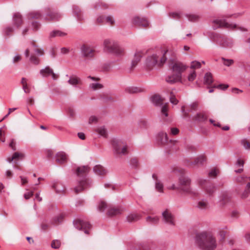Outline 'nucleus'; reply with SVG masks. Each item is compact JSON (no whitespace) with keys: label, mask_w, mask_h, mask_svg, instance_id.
I'll use <instances>...</instances> for the list:
<instances>
[{"label":"nucleus","mask_w":250,"mask_h":250,"mask_svg":"<svg viewBox=\"0 0 250 250\" xmlns=\"http://www.w3.org/2000/svg\"><path fill=\"white\" fill-rule=\"evenodd\" d=\"M196 77V74L194 70L192 71L188 76V80L190 82L194 81Z\"/></svg>","instance_id":"nucleus-59"},{"label":"nucleus","mask_w":250,"mask_h":250,"mask_svg":"<svg viewBox=\"0 0 250 250\" xmlns=\"http://www.w3.org/2000/svg\"><path fill=\"white\" fill-rule=\"evenodd\" d=\"M9 146L13 151H15L17 149L15 139H12L11 140V141L9 144Z\"/></svg>","instance_id":"nucleus-62"},{"label":"nucleus","mask_w":250,"mask_h":250,"mask_svg":"<svg viewBox=\"0 0 250 250\" xmlns=\"http://www.w3.org/2000/svg\"><path fill=\"white\" fill-rule=\"evenodd\" d=\"M250 193V190H249V189H245L241 194V198L243 199L246 198L247 197H248Z\"/></svg>","instance_id":"nucleus-64"},{"label":"nucleus","mask_w":250,"mask_h":250,"mask_svg":"<svg viewBox=\"0 0 250 250\" xmlns=\"http://www.w3.org/2000/svg\"><path fill=\"white\" fill-rule=\"evenodd\" d=\"M212 40L218 45L225 48H232L235 44L234 41L232 38L221 36L218 34L213 35Z\"/></svg>","instance_id":"nucleus-6"},{"label":"nucleus","mask_w":250,"mask_h":250,"mask_svg":"<svg viewBox=\"0 0 250 250\" xmlns=\"http://www.w3.org/2000/svg\"><path fill=\"white\" fill-rule=\"evenodd\" d=\"M167 188L172 190H179L183 193L195 197L199 195V192L191 187V179L187 176H180L178 179V185L173 184L171 186L167 187Z\"/></svg>","instance_id":"nucleus-3"},{"label":"nucleus","mask_w":250,"mask_h":250,"mask_svg":"<svg viewBox=\"0 0 250 250\" xmlns=\"http://www.w3.org/2000/svg\"><path fill=\"white\" fill-rule=\"evenodd\" d=\"M30 50H33L37 55L42 56L43 54V50L41 48H38L34 44H32V46L30 48ZM30 49L27 48L25 51V55L26 57H28L29 55Z\"/></svg>","instance_id":"nucleus-20"},{"label":"nucleus","mask_w":250,"mask_h":250,"mask_svg":"<svg viewBox=\"0 0 250 250\" xmlns=\"http://www.w3.org/2000/svg\"><path fill=\"white\" fill-rule=\"evenodd\" d=\"M209 207L208 201L205 199H202L199 200L197 203V208L200 209L206 210Z\"/></svg>","instance_id":"nucleus-31"},{"label":"nucleus","mask_w":250,"mask_h":250,"mask_svg":"<svg viewBox=\"0 0 250 250\" xmlns=\"http://www.w3.org/2000/svg\"><path fill=\"white\" fill-rule=\"evenodd\" d=\"M209 182H208L207 180L203 178H199L197 180V183L200 187L203 189V187L205 186V185Z\"/></svg>","instance_id":"nucleus-50"},{"label":"nucleus","mask_w":250,"mask_h":250,"mask_svg":"<svg viewBox=\"0 0 250 250\" xmlns=\"http://www.w3.org/2000/svg\"><path fill=\"white\" fill-rule=\"evenodd\" d=\"M146 221L150 224L155 225L158 223L159 218L157 216H148L146 218Z\"/></svg>","instance_id":"nucleus-41"},{"label":"nucleus","mask_w":250,"mask_h":250,"mask_svg":"<svg viewBox=\"0 0 250 250\" xmlns=\"http://www.w3.org/2000/svg\"><path fill=\"white\" fill-rule=\"evenodd\" d=\"M143 55V53L142 51H137L134 56V58L131 62V67L134 68L135 67L138 62L141 61Z\"/></svg>","instance_id":"nucleus-25"},{"label":"nucleus","mask_w":250,"mask_h":250,"mask_svg":"<svg viewBox=\"0 0 250 250\" xmlns=\"http://www.w3.org/2000/svg\"><path fill=\"white\" fill-rule=\"evenodd\" d=\"M198 103L197 102H194L191 104L188 107L187 109L186 110V106L183 105L181 107V112L183 113V118H190L189 115V112H192L194 111H196L198 109Z\"/></svg>","instance_id":"nucleus-13"},{"label":"nucleus","mask_w":250,"mask_h":250,"mask_svg":"<svg viewBox=\"0 0 250 250\" xmlns=\"http://www.w3.org/2000/svg\"><path fill=\"white\" fill-rule=\"evenodd\" d=\"M168 50L164 47H160L153 51L148 55L145 61L146 69L151 70L155 67L163 65L167 60L166 54Z\"/></svg>","instance_id":"nucleus-1"},{"label":"nucleus","mask_w":250,"mask_h":250,"mask_svg":"<svg viewBox=\"0 0 250 250\" xmlns=\"http://www.w3.org/2000/svg\"><path fill=\"white\" fill-rule=\"evenodd\" d=\"M219 173V170L216 168H213L209 172V176L210 177H215Z\"/></svg>","instance_id":"nucleus-56"},{"label":"nucleus","mask_w":250,"mask_h":250,"mask_svg":"<svg viewBox=\"0 0 250 250\" xmlns=\"http://www.w3.org/2000/svg\"><path fill=\"white\" fill-rule=\"evenodd\" d=\"M169 101L170 102L174 105L177 104L179 102L178 100L175 98V96L172 92H171L170 93Z\"/></svg>","instance_id":"nucleus-48"},{"label":"nucleus","mask_w":250,"mask_h":250,"mask_svg":"<svg viewBox=\"0 0 250 250\" xmlns=\"http://www.w3.org/2000/svg\"><path fill=\"white\" fill-rule=\"evenodd\" d=\"M20 178L21 179V186H23L25 184L28 183V179L27 177L23 176H20Z\"/></svg>","instance_id":"nucleus-60"},{"label":"nucleus","mask_w":250,"mask_h":250,"mask_svg":"<svg viewBox=\"0 0 250 250\" xmlns=\"http://www.w3.org/2000/svg\"><path fill=\"white\" fill-rule=\"evenodd\" d=\"M221 60L223 61L224 65L227 66H230L234 63V61L232 59H228L222 57Z\"/></svg>","instance_id":"nucleus-47"},{"label":"nucleus","mask_w":250,"mask_h":250,"mask_svg":"<svg viewBox=\"0 0 250 250\" xmlns=\"http://www.w3.org/2000/svg\"><path fill=\"white\" fill-rule=\"evenodd\" d=\"M213 82L212 75L210 73L208 72L204 76V83L207 85L211 84Z\"/></svg>","instance_id":"nucleus-40"},{"label":"nucleus","mask_w":250,"mask_h":250,"mask_svg":"<svg viewBox=\"0 0 250 250\" xmlns=\"http://www.w3.org/2000/svg\"><path fill=\"white\" fill-rule=\"evenodd\" d=\"M53 188L56 190L58 193H62L64 192L65 189L63 186L59 182L54 183L53 185Z\"/></svg>","instance_id":"nucleus-35"},{"label":"nucleus","mask_w":250,"mask_h":250,"mask_svg":"<svg viewBox=\"0 0 250 250\" xmlns=\"http://www.w3.org/2000/svg\"><path fill=\"white\" fill-rule=\"evenodd\" d=\"M188 21H195L199 19V16L194 14H188L186 15Z\"/></svg>","instance_id":"nucleus-52"},{"label":"nucleus","mask_w":250,"mask_h":250,"mask_svg":"<svg viewBox=\"0 0 250 250\" xmlns=\"http://www.w3.org/2000/svg\"><path fill=\"white\" fill-rule=\"evenodd\" d=\"M141 216L137 213H130L126 217L127 221L128 222H133L139 220Z\"/></svg>","instance_id":"nucleus-37"},{"label":"nucleus","mask_w":250,"mask_h":250,"mask_svg":"<svg viewBox=\"0 0 250 250\" xmlns=\"http://www.w3.org/2000/svg\"><path fill=\"white\" fill-rule=\"evenodd\" d=\"M235 180L238 183H244L247 181H250V177L245 175L238 176L235 178Z\"/></svg>","instance_id":"nucleus-43"},{"label":"nucleus","mask_w":250,"mask_h":250,"mask_svg":"<svg viewBox=\"0 0 250 250\" xmlns=\"http://www.w3.org/2000/svg\"><path fill=\"white\" fill-rule=\"evenodd\" d=\"M82 55L86 58H92L94 55L95 50L90 46L83 45L81 47Z\"/></svg>","instance_id":"nucleus-17"},{"label":"nucleus","mask_w":250,"mask_h":250,"mask_svg":"<svg viewBox=\"0 0 250 250\" xmlns=\"http://www.w3.org/2000/svg\"><path fill=\"white\" fill-rule=\"evenodd\" d=\"M74 225L78 229L83 230L85 234L89 233L91 226L88 222L82 220H76L74 221Z\"/></svg>","instance_id":"nucleus-12"},{"label":"nucleus","mask_w":250,"mask_h":250,"mask_svg":"<svg viewBox=\"0 0 250 250\" xmlns=\"http://www.w3.org/2000/svg\"><path fill=\"white\" fill-rule=\"evenodd\" d=\"M241 144L246 150H250V142L246 139H243L241 141Z\"/></svg>","instance_id":"nucleus-46"},{"label":"nucleus","mask_w":250,"mask_h":250,"mask_svg":"<svg viewBox=\"0 0 250 250\" xmlns=\"http://www.w3.org/2000/svg\"><path fill=\"white\" fill-rule=\"evenodd\" d=\"M171 68L174 74L168 75L166 77L167 82L173 84L181 82L182 73L186 70L187 66L180 62H176L171 64Z\"/></svg>","instance_id":"nucleus-4"},{"label":"nucleus","mask_w":250,"mask_h":250,"mask_svg":"<svg viewBox=\"0 0 250 250\" xmlns=\"http://www.w3.org/2000/svg\"><path fill=\"white\" fill-rule=\"evenodd\" d=\"M68 83L75 87H77V85L81 84L82 81L80 78L76 76L73 75L69 77Z\"/></svg>","instance_id":"nucleus-29"},{"label":"nucleus","mask_w":250,"mask_h":250,"mask_svg":"<svg viewBox=\"0 0 250 250\" xmlns=\"http://www.w3.org/2000/svg\"><path fill=\"white\" fill-rule=\"evenodd\" d=\"M151 102L153 104L156 106L162 105L161 109V115L164 117H167L168 116V105L166 103L163 104V100L159 95H154L151 97Z\"/></svg>","instance_id":"nucleus-9"},{"label":"nucleus","mask_w":250,"mask_h":250,"mask_svg":"<svg viewBox=\"0 0 250 250\" xmlns=\"http://www.w3.org/2000/svg\"><path fill=\"white\" fill-rule=\"evenodd\" d=\"M104 49L117 57L124 56L125 48L120 46L118 42L109 39H106L104 42Z\"/></svg>","instance_id":"nucleus-5"},{"label":"nucleus","mask_w":250,"mask_h":250,"mask_svg":"<svg viewBox=\"0 0 250 250\" xmlns=\"http://www.w3.org/2000/svg\"><path fill=\"white\" fill-rule=\"evenodd\" d=\"M24 156L25 155L23 153L16 152L13 153L11 157H9L7 159V161L8 163H11L13 160L22 159Z\"/></svg>","instance_id":"nucleus-30"},{"label":"nucleus","mask_w":250,"mask_h":250,"mask_svg":"<svg viewBox=\"0 0 250 250\" xmlns=\"http://www.w3.org/2000/svg\"><path fill=\"white\" fill-rule=\"evenodd\" d=\"M162 220L168 225L175 226V218L171 211L167 209L162 213Z\"/></svg>","instance_id":"nucleus-10"},{"label":"nucleus","mask_w":250,"mask_h":250,"mask_svg":"<svg viewBox=\"0 0 250 250\" xmlns=\"http://www.w3.org/2000/svg\"><path fill=\"white\" fill-rule=\"evenodd\" d=\"M95 132L99 135L103 137H106L107 136V130L104 126H98L95 129Z\"/></svg>","instance_id":"nucleus-34"},{"label":"nucleus","mask_w":250,"mask_h":250,"mask_svg":"<svg viewBox=\"0 0 250 250\" xmlns=\"http://www.w3.org/2000/svg\"><path fill=\"white\" fill-rule=\"evenodd\" d=\"M109 207H108V208ZM107 208L106 203L104 201H100L98 205V209L100 211H104L105 209Z\"/></svg>","instance_id":"nucleus-49"},{"label":"nucleus","mask_w":250,"mask_h":250,"mask_svg":"<svg viewBox=\"0 0 250 250\" xmlns=\"http://www.w3.org/2000/svg\"><path fill=\"white\" fill-rule=\"evenodd\" d=\"M157 141L160 144H165L168 141L167 134L163 131L159 132L157 135Z\"/></svg>","instance_id":"nucleus-23"},{"label":"nucleus","mask_w":250,"mask_h":250,"mask_svg":"<svg viewBox=\"0 0 250 250\" xmlns=\"http://www.w3.org/2000/svg\"><path fill=\"white\" fill-rule=\"evenodd\" d=\"M213 28L216 29L219 27H224L230 30L239 29L241 31H246L247 29L244 27H238L235 23L228 22L225 20L216 19L213 21Z\"/></svg>","instance_id":"nucleus-7"},{"label":"nucleus","mask_w":250,"mask_h":250,"mask_svg":"<svg viewBox=\"0 0 250 250\" xmlns=\"http://www.w3.org/2000/svg\"><path fill=\"white\" fill-rule=\"evenodd\" d=\"M41 16V14L39 12H33L30 13L28 15L29 19H38Z\"/></svg>","instance_id":"nucleus-51"},{"label":"nucleus","mask_w":250,"mask_h":250,"mask_svg":"<svg viewBox=\"0 0 250 250\" xmlns=\"http://www.w3.org/2000/svg\"><path fill=\"white\" fill-rule=\"evenodd\" d=\"M131 22L133 24L145 28L149 27V23L145 19L141 18L139 17H134L131 20Z\"/></svg>","instance_id":"nucleus-14"},{"label":"nucleus","mask_w":250,"mask_h":250,"mask_svg":"<svg viewBox=\"0 0 250 250\" xmlns=\"http://www.w3.org/2000/svg\"><path fill=\"white\" fill-rule=\"evenodd\" d=\"M67 159V155L63 151L58 152L56 155V161L60 164L63 163Z\"/></svg>","instance_id":"nucleus-27"},{"label":"nucleus","mask_w":250,"mask_h":250,"mask_svg":"<svg viewBox=\"0 0 250 250\" xmlns=\"http://www.w3.org/2000/svg\"><path fill=\"white\" fill-rule=\"evenodd\" d=\"M206 157L204 155H200L196 158L193 164L202 165L206 161Z\"/></svg>","instance_id":"nucleus-45"},{"label":"nucleus","mask_w":250,"mask_h":250,"mask_svg":"<svg viewBox=\"0 0 250 250\" xmlns=\"http://www.w3.org/2000/svg\"><path fill=\"white\" fill-rule=\"evenodd\" d=\"M201 66V63L198 61H193L191 63L190 68L192 69L200 68Z\"/></svg>","instance_id":"nucleus-53"},{"label":"nucleus","mask_w":250,"mask_h":250,"mask_svg":"<svg viewBox=\"0 0 250 250\" xmlns=\"http://www.w3.org/2000/svg\"><path fill=\"white\" fill-rule=\"evenodd\" d=\"M62 220V215H59L57 216L54 217L53 220V224L54 225H57L59 223H61Z\"/></svg>","instance_id":"nucleus-55"},{"label":"nucleus","mask_w":250,"mask_h":250,"mask_svg":"<svg viewBox=\"0 0 250 250\" xmlns=\"http://www.w3.org/2000/svg\"><path fill=\"white\" fill-rule=\"evenodd\" d=\"M191 119L196 122H204L207 120V116L204 112H199L193 115Z\"/></svg>","instance_id":"nucleus-18"},{"label":"nucleus","mask_w":250,"mask_h":250,"mask_svg":"<svg viewBox=\"0 0 250 250\" xmlns=\"http://www.w3.org/2000/svg\"><path fill=\"white\" fill-rule=\"evenodd\" d=\"M103 85L99 83L95 82L89 84V88L93 90H96L102 88Z\"/></svg>","instance_id":"nucleus-42"},{"label":"nucleus","mask_w":250,"mask_h":250,"mask_svg":"<svg viewBox=\"0 0 250 250\" xmlns=\"http://www.w3.org/2000/svg\"><path fill=\"white\" fill-rule=\"evenodd\" d=\"M14 24L17 28H18L22 23L21 15L19 13H16L13 15Z\"/></svg>","instance_id":"nucleus-33"},{"label":"nucleus","mask_w":250,"mask_h":250,"mask_svg":"<svg viewBox=\"0 0 250 250\" xmlns=\"http://www.w3.org/2000/svg\"><path fill=\"white\" fill-rule=\"evenodd\" d=\"M203 190L208 196H211L215 191L216 187L213 184L209 183L203 187Z\"/></svg>","instance_id":"nucleus-21"},{"label":"nucleus","mask_w":250,"mask_h":250,"mask_svg":"<svg viewBox=\"0 0 250 250\" xmlns=\"http://www.w3.org/2000/svg\"><path fill=\"white\" fill-rule=\"evenodd\" d=\"M73 16L77 21H81L84 20V16L83 12L77 5H74L72 7Z\"/></svg>","instance_id":"nucleus-16"},{"label":"nucleus","mask_w":250,"mask_h":250,"mask_svg":"<svg viewBox=\"0 0 250 250\" xmlns=\"http://www.w3.org/2000/svg\"><path fill=\"white\" fill-rule=\"evenodd\" d=\"M61 246V242L58 240H54L51 243V247L53 249H59Z\"/></svg>","instance_id":"nucleus-54"},{"label":"nucleus","mask_w":250,"mask_h":250,"mask_svg":"<svg viewBox=\"0 0 250 250\" xmlns=\"http://www.w3.org/2000/svg\"><path fill=\"white\" fill-rule=\"evenodd\" d=\"M112 146L114 152L118 155H124L128 153L127 144L122 140L114 139L112 141Z\"/></svg>","instance_id":"nucleus-8"},{"label":"nucleus","mask_w":250,"mask_h":250,"mask_svg":"<svg viewBox=\"0 0 250 250\" xmlns=\"http://www.w3.org/2000/svg\"><path fill=\"white\" fill-rule=\"evenodd\" d=\"M152 178L155 181V185L156 190L160 193H163L164 185L162 182L158 179L157 176L155 174L152 175Z\"/></svg>","instance_id":"nucleus-24"},{"label":"nucleus","mask_w":250,"mask_h":250,"mask_svg":"<svg viewBox=\"0 0 250 250\" xmlns=\"http://www.w3.org/2000/svg\"><path fill=\"white\" fill-rule=\"evenodd\" d=\"M30 61L35 64H38L40 62V60L37 57L31 56L30 58Z\"/></svg>","instance_id":"nucleus-61"},{"label":"nucleus","mask_w":250,"mask_h":250,"mask_svg":"<svg viewBox=\"0 0 250 250\" xmlns=\"http://www.w3.org/2000/svg\"><path fill=\"white\" fill-rule=\"evenodd\" d=\"M40 73L43 77L51 76L52 78L54 80H57L58 77V75L54 73L53 69L48 66H46L44 68L42 69Z\"/></svg>","instance_id":"nucleus-15"},{"label":"nucleus","mask_w":250,"mask_h":250,"mask_svg":"<svg viewBox=\"0 0 250 250\" xmlns=\"http://www.w3.org/2000/svg\"><path fill=\"white\" fill-rule=\"evenodd\" d=\"M93 171L95 174L99 176H104L106 173V169L100 165H97L93 168Z\"/></svg>","instance_id":"nucleus-32"},{"label":"nucleus","mask_w":250,"mask_h":250,"mask_svg":"<svg viewBox=\"0 0 250 250\" xmlns=\"http://www.w3.org/2000/svg\"><path fill=\"white\" fill-rule=\"evenodd\" d=\"M91 182L86 178H83L82 180L79 181L78 184L74 188V191L76 193L79 192L86 189L91 186Z\"/></svg>","instance_id":"nucleus-11"},{"label":"nucleus","mask_w":250,"mask_h":250,"mask_svg":"<svg viewBox=\"0 0 250 250\" xmlns=\"http://www.w3.org/2000/svg\"><path fill=\"white\" fill-rule=\"evenodd\" d=\"M89 169V168L88 166L80 167L77 168L76 173L78 176L84 175L88 172Z\"/></svg>","instance_id":"nucleus-36"},{"label":"nucleus","mask_w":250,"mask_h":250,"mask_svg":"<svg viewBox=\"0 0 250 250\" xmlns=\"http://www.w3.org/2000/svg\"><path fill=\"white\" fill-rule=\"evenodd\" d=\"M169 16L171 18L179 19L181 18V14L178 12H172L169 13Z\"/></svg>","instance_id":"nucleus-57"},{"label":"nucleus","mask_w":250,"mask_h":250,"mask_svg":"<svg viewBox=\"0 0 250 250\" xmlns=\"http://www.w3.org/2000/svg\"><path fill=\"white\" fill-rule=\"evenodd\" d=\"M46 19L51 21H58L62 17V15L59 13L54 11H50L46 13Z\"/></svg>","instance_id":"nucleus-22"},{"label":"nucleus","mask_w":250,"mask_h":250,"mask_svg":"<svg viewBox=\"0 0 250 250\" xmlns=\"http://www.w3.org/2000/svg\"><path fill=\"white\" fill-rule=\"evenodd\" d=\"M125 91L127 93L134 94L144 92L145 90L142 87L131 86L126 88Z\"/></svg>","instance_id":"nucleus-26"},{"label":"nucleus","mask_w":250,"mask_h":250,"mask_svg":"<svg viewBox=\"0 0 250 250\" xmlns=\"http://www.w3.org/2000/svg\"><path fill=\"white\" fill-rule=\"evenodd\" d=\"M123 210L122 208L109 207L107 209V214L108 216H113L121 214Z\"/></svg>","instance_id":"nucleus-19"},{"label":"nucleus","mask_w":250,"mask_h":250,"mask_svg":"<svg viewBox=\"0 0 250 250\" xmlns=\"http://www.w3.org/2000/svg\"><path fill=\"white\" fill-rule=\"evenodd\" d=\"M108 7V5L104 2L98 1L94 4V8L95 10L105 9Z\"/></svg>","instance_id":"nucleus-39"},{"label":"nucleus","mask_w":250,"mask_h":250,"mask_svg":"<svg viewBox=\"0 0 250 250\" xmlns=\"http://www.w3.org/2000/svg\"><path fill=\"white\" fill-rule=\"evenodd\" d=\"M195 241L202 250H214L217 247L215 238L210 231H204L197 233Z\"/></svg>","instance_id":"nucleus-2"},{"label":"nucleus","mask_w":250,"mask_h":250,"mask_svg":"<svg viewBox=\"0 0 250 250\" xmlns=\"http://www.w3.org/2000/svg\"><path fill=\"white\" fill-rule=\"evenodd\" d=\"M105 23L110 25H113L115 22L114 18L110 15L105 16Z\"/></svg>","instance_id":"nucleus-44"},{"label":"nucleus","mask_w":250,"mask_h":250,"mask_svg":"<svg viewBox=\"0 0 250 250\" xmlns=\"http://www.w3.org/2000/svg\"><path fill=\"white\" fill-rule=\"evenodd\" d=\"M98 119L95 116H91L89 118L88 123L89 124H95L98 122Z\"/></svg>","instance_id":"nucleus-63"},{"label":"nucleus","mask_w":250,"mask_h":250,"mask_svg":"<svg viewBox=\"0 0 250 250\" xmlns=\"http://www.w3.org/2000/svg\"><path fill=\"white\" fill-rule=\"evenodd\" d=\"M21 83L23 84V89L25 93H29L30 92V90H26V88L27 87V83H26V79L25 78H22L21 79Z\"/></svg>","instance_id":"nucleus-58"},{"label":"nucleus","mask_w":250,"mask_h":250,"mask_svg":"<svg viewBox=\"0 0 250 250\" xmlns=\"http://www.w3.org/2000/svg\"><path fill=\"white\" fill-rule=\"evenodd\" d=\"M220 204L224 205L227 203L230 199V196L227 192H222L219 197Z\"/></svg>","instance_id":"nucleus-28"},{"label":"nucleus","mask_w":250,"mask_h":250,"mask_svg":"<svg viewBox=\"0 0 250 250\" xmlns=\"http://www.w3.org/2000/svg\"><path fill=\"white\" fill-rule=\"evenodd\" d=\"M66 33L60 30H53L50 33V37H64Z\"/></svg>","instance_id":"nucleus-38"}]
</instances>
